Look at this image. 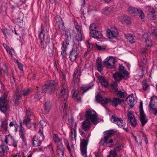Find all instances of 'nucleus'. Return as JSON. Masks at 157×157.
<instances>
[{"label":"nucleus","mask_w":157,"mask_h":157,"mask_svg":"<svg viewBox=\"0 0 157 157\" xmlns=\"http://www.w3.org/2000/svg\"><path fill=\"white\" fill-rule=\"evenodd\" d=\"M39 133L40 136H41V137L42 140H44V136L43 134L42 130H41V128L39 130Z\"/></svg>","instance_id":"680f3d73"},{"label":"nucleus","mask_w":157,"mask_h":157,"mask_svg":"<svg viewBox=\"0 0 157 157\" xmlns=\"http://www.w3.org/2000/svg\"><path fill=\"white\" fill-rule=\"evenodd\" d=\"M143 89L144 90H148L149 89V85L145 82H143Z\"/></svg>","instance_id":"09e8293b"},{"label":"nucleus","mask_w":157,"mask_h":157,"mask_svg":"<svg viewBox=\"0 0 157 157\" xmlns=\"http://www.w3.org/2000/svg\"><path fill=\"white\" fill-rule=\"evenodd\" d=\"M96 99L97 101L101 104L102 105L108 102H112L113 105L115 107L121 104L122 100L119 98H114L113 100L112 101L110 99H107L106 97H102L99 94L96 97Z\"/></svg>","instance_id":"f257e3e1"},{"label":"nucleus","mask_w":157,"mask_h":157,"mask_svg":"<svg viewBox=\"0 0 157 157\" xmlns=\"http://www.w3.org/2000/svg\"><path fill=\"white\" fill-rule=\"evenodd\" d=\"M70 136L71 137L72 140H76V131L74 129L71 128V129Z\"/></svg>","instance_id":"f704fd0d"},{"label":"nucleus","mask_w":157,"mask_h":157,"mask_svg":"<svg viewBox=\"0 0 157 157\" xmlns=\"http://www.w3.org/2000/svg\"><path fill=\"white\" fill-rule=\"evenodd\" d=\"M57 96L59 98H60L62 100L66 101L68 97V91L67 86L66 83H63L58 88Z\"/></svg>","instance_id":"f03ea898"},{"label":"nucleus","mask_w":157,"mask_h":157,"mask_svg":"<svg viewBox=\"0 0 157 157\" xmlns=\"http://www.w3.org/2000/svg\"><path fill=\"white\" fill-rule=\"evenodd\" d=\"M19 135L21 138L24 141L25 140V139L26 133L25 132V130L22 126V123L21 121H20Z\"/></svg>","instance_id":"2eb2a0df"},{"label":"nucleus","mask_w":157,"mask_h":157,"mask_svg":"<svg viewBox=\"0 0 157 157\" xmlns=\"http://www.w3.org/2000/svg\"><path fill=\"white\" fill-rule=\"evenodd\" d=\"M128 11L130 13L135 15H139L138 14H139V17L141 19L144 18V14L140 8L136 9L132 7H129L128 8Z\"/></svg>","instance_id":"423d86ee"},{"label":"nucleus","mask_w":157,"mask_h":157,"mask_svg":"<svg viewBox=\"0 0 157 157\" xmlns=\"http://www.w3.org/2000/svg\"><path fill=\"white\" fill-rule=\"evenodd\" d=\"M43 30H42L39 35V37L40 39H44V34L43 33Z\"/></svg>","instance_id":"13d9d810"},{"label":"nucleus","mask_w":157,"mask_h":157,"mask_svg":"<svg viewBox=\"0 0 157 157\" xmlns=\"http://www.w3.org/2000/svg\"><path fill=\"white\" fill-rule=\"evenodd\" d=\"M47 42L45 40H41L40 41V43L41 44H43L44 43L45 44L44 45V47L45 48L47 44Z\"/></svg>","instance_id":"0e129e2a"},{"label":"nucleus","mask_w":157,"mask_h":157,"mask_svg":"<svg viewBox=\"0 0 157 157\" xmlns=\"http://www.w3.org/2000/svg\"><path fill=\"white\" fill-rule=\"evenodd\" d=\"M117 155V152L113 150H111L110 151L109 154L107 156V157H116Z\"/></svg>","instance_id":"37998d69"},{"label":"nucleus","mask_w":157,"mask_h":157,"mask_svg":"<svg viewBox=\"0 0 157 157\" xmlns=\"http://www.w3.org/2000/svg\"><path fill=\"white\" fill-rule=\"evenodd\" d=\"M51 107V104L50 101L49 100L45 102L44 105V110L45 114L48 113Z\"/></svg>","instance_id":"cd10ccee"},{"label":"nucleus","mask_w":157,"mask_h":157,"mask_svg":"<svg viewBox=\"0 0 157 157\" xmlns=\"http://www.w3.org/2000/svg\"><path fill=\"white\" fill-rule=\"evenodd\" d=\"M7 51L10 55H13L14 54V50L12 48H9Z\"/></svg>","instance_id":"5fc2aeb1"},{"label":"nucleus","mask_w":157,"mask_h":157,"mask_svg":"<svg viewBox=\"0 0 157 157\" xmlns=\"http://www.w3.org/2000/svg\"><path fill=\"white\" fill-rule=\"evenodd\" d=\"M111 10V8H110L106 7L102 10V12L105 14L108 15L110 13Z\"/></svg>","instance_id":"c03bdc74"},{"label":"nucleus","mask_w":157,"mask_h":157,"mask_svg":"<svg viewBox=\"0 0 157 157\" xmlns=\"http://www.w3.org/2000/svg\"><path fill=\"white\" fill-rule=\"evenodd\" d=\"M121 149V146H118L116 148L114 149V150H113L115 151V152L117 153V152L120 151Z\"/></svg>","instance_id":"774afa93"},{"label":"nucleus","mask_w":157,"mask_h":157,"mask_svg":"<svg viewBox=\"0 0 157 157\" xmlns=\"http://www.w3.org/2000/svg\"><path fill=\"white\" fill-rule=\"evenodd\" d=\"M125 38L127 39H133L134 38H133L132 36L129 34H126L125 35Z\"/></svg>","instance_id":"bf43d9fd"},{"label":"nucleus","mask_w":157,"mask_h":157,"mask_svg":"<svg viewBox=\"0 0 157 157\" xmlns=\"http://www.w3.org/2000/svg\"><path fill=\"white\" fill-rule=\"evenodd\" d=\"M111 120L113 123L117 124L119 127L122 128L127 131V128L125 127L126 124L125 121L122 119L118 118L115 115H113L111 117Z\"/></svg>","instance_id":"39448f33"},{"label":"nucleus","mask_w":157,"mask_h":157,"mask_svg":"<svg viewBox=\"0 0 157 157\" xmlns=\"http://www.w3.org/2000/svg\"><path fill=\"white\" fill-rule=\"evenodd\" d=\"M79 52V48L76 45H74L70 54V59L71 61L73 62L76 59Z\"/></svg>","instance_id":"0eeeda50"},{"label":"nucleus","mask_w":157,"mask_h":157,"mask_svg":"<svg viewBox=\"0 0 157 157\" xmlns=\"http://www.w3.org/2000/svg\"><path fill=\"white\" fill-rule=\"evenodd\" d=\"M119 71L121 72V73L123 74L124 76L127 77L129 75V73L127 71H126L124 69V67L121 65H120L118 69Z\"/></svg>","instance_id":"2f4dec72"},{"label":"nucleus","mask_w":157,"mask_h":157,"mask_svg":"<svg viewBox=\"0 0 157 157\" xmlns=\"http://www.w3.org/2000/svg\"><path fill=\"white\" fill-rule=\"evenodd\" d=\"M79 132L80 135L83 137H86V135L85 134L84 132L81 129H79Z\"/></svg>","instance_id":"4d7b16f0"},{"label":"nucleus","mask_w":157,"mask_h":157,"mask_svg":"<svg viewBox=\"0 0 157 157\" xmlns=\"http://www.w3.org/2000/svg\"><path fill=\"white\" fill-rule=\"evenodd\" d=\"M98 82L104 88H106L108 86V82L107 80L103 76L97 77Z\"/></svg>","instance_id":"4be33fe9"},{"label":"nucleus","mask_w":157,"mask_h":157,"mask_svg":"<svg viewBox=\"0 0 157 157\" xmlns=\"http://www.w3.org/2000/svg\"><path fill=\"white\" fill-rule=\"evenodd\" d=\"M66 145L67 149L69 151V153L71 154V152L74 150V147L73 145L71 144L70 145L67 140L66 141Z\"/></svg>","instance_id":"473e14b6"},{"label":"nucleus","mask_w":157,"mask_h":157,"mask_svg":"<svg viewBox=\"0 0 157 157\" xmlns=\"http://www.w3.org/2000/svg\"><path fill=\"white\" fill-rule=\"evenodd\" d=\"M85 117L86 120H90L94 124H96L99 122L97 114L94 110L87 109L85 114Z\"/></svg>","instance_id":"20e7f679"},{"label":"nucleus","mask_w":157,"mask_h":157,"mask_svg":"<svg viewBox=\"0 0 157 157\" xmlns=\"http://www.w3.org/2000/svg\"><path fill=\"white\" fill-rule=\"evenodd\" d=\"M65 101L64 100L63 101L62 100V101L60 104L59 109L61 112H63L65 114H67L68 109L66 104Z\"/></svg>","instance_id":"f3484780"},{"label":"nucleus","mask_w":157,"mask_h":157,"mask_svg":"<svg viewBox=\"0 0 157 157\" xmlns=\"http://www.w3.org/2000/svg\"><path fill=\"white\" fill-rule=\"evenodd\" d=\"M31 92L29 88H27L22 91L23 95L24 96L28 95Z\"/></svg>","instance_id":"a18cd8bd"},{"label":"nucleus","mask_w":157,"mask_h":157,"mask_svg":"<svg viewBox=\"0 0 157 157\" xmlns=\"http://www.w3.org/2000/svg\"><path fill=\"white\" fill-rule=\"evenodd\" d=\"M82 128L85 131H87L90 129L91 123L88 120L83 121L82 124Z\"/></svg>","instance_id":"5701e85b"},{"label":"nucleus","mask_w":157,"mask_h":157,"mask_svg":"<svg viewBox=\"0 0 157 157\" xmlns=\"http://www.w3.org/2000/svg\"><path fill=\"white\" fill-rule=\"evenodd\" d=\"M90 36L95 39H103V35L100 32L97 30L90 31Z\"/></svg>","instance_id":"dca6fc26"},{"label":"nucleus","mask_w":157,"mask_h":157,"mask_svg":"<svg viewBox=\"0 0 157 157\" xmlns=\"http://www.w3.org/2000/svg\"><path fill=\"white\" fill-rule=\"evenodd\" d=\"M33 145L34 147L39 146L41 144L42 140L40 139V137L39 136H35L33 140Z\"/></svg>","instance_id":"412c9836"},{"label":"nucleus","mask_w":157,"mask_h":157,"mask_svg":"<svg viewBox=\"0 0 157 157\" xmlns=\"http://www.w3.org/2000/svg\"><path fill=\"white\" fill-rule=\"evenodd\" d=\"M117 96L121 98H123L126 96V94L125 91H121L118 90L115 93Z\"/></svg>","instance_id":"ea45409f"},{"label":"nucleus","mask_w":157,"mask_h":157,"mask_svg":"<svg viewBox=\"0 0 157 157\" xmlns=\"http://www.w3.org/2000/svg\"><path fill=\"white\" fill-rule=\"evenodd\" d=\"M16 98L17 101L19 102V101L21 98V96L19 94H17L16 96Z\"/></svg>","instance_id":"338daca9"},{"label":"nucleus","mask_w":157,"mask_h":157,"mask_svg":"<svg viewBox=\"0 0 157 157\" xmlns=\"http://www.w3.org/2000/svg\"><path fill=\"white\" fill-rule=\"evenodd\" d=\"M56 20L59 29H63L64 26V23L61 17L57 16L56 17Z\"/></svg>","instance_id":"c85d7f7f"},{"label":"nucleus","mask_w":157,"mask_h":157,"mask_svg":"<svg viewBox=\"0 0 157 157\" xmlns=\"http://www.w3.org/2000/svg\"><path fill=\"white\" fill-rule=\"evenodd\" d=\"M11 141H13L12 144L13 146L14 147H16L17 146V141L16 140H15L13 138H12V140H11Z\"/></svg>","instance_id":"e2e57ef3"},{"label":"nucleus","mask_w":157,"mask_h":157,"mask_svg":"<svg viewBox=\"0 0 157 157\" xmlns=\"http://www.w3.org/2000/svg\"><path fill=\"white\" fill-rule=\"evenodd\" d=\"M8 101L6 98L1 97L0 98V110L2 112H5L7 108Z\"/></svg>","instance_id":"6e6552de"},{"label":"nucleus","mask_w":157,"mask_h":157,"mask_svg":"<svg viewBox=\"0 0 157 157\" xmlns=\"http://www.w3.org/2000/svg\"><path fill=\"white\" fill-rule=\"evenodd\" d=\"M126 101L130 105V107L132 108L134 105V101L133 94H132L128 96L126 98Z\"/></svg>","instance_id":"a878e982"},{"label":"nucleus","mask_w":157,"mask_h":157,"mask_svg":"<svg viewBox=\"0 0 157 157\" xmlns=\"http://www.w3.org/2000/svg\"><path fill=\"white\" fill-rule=\"evenodd\" d=\"M31 115L30 112L29 111L27 110L26 115L24 117L22 123L23 124H25L27 127L29 128L31 127V123L30 116Z\"/></svg>","instance_id":"1a4fd4ad"},{"label":"nucleus","mask_w":157,"mask_h":157,"mask_svg":"<svg viewBox=\"0 0 157 157\" xmlns=\"http://www.w3.org/2000/svg\"><path fill=\"white\" fill-rule=\"evenodd\" d=\"M151 40H145V42L147 46L149 47L151 46Z\"/></svg>","instance_id":"052dcab7"},{"label":"nucleus","mask_w":157,"mask_h":157,"mask_svg":"<svg viewBox=\"0 0 157 157\" xmlns=\"http://www.w3.org/2000/svg\"><path fill=\"white\" fill-rule=\"evenodd\" d=\"M115 132L113 130H110L107 132L106 135L105 136L104 138L101 139L100 142V144H104L107 143V140H108L109 138L112 134H114Z\"/></svg>","instance_id":"a211bd4d"},{"label":"nucleus","mask_w":157,"mask_h":157,"mask_svg":"<svg viewBox=\"0 0 157 157\" xmlns=\"http://www.w3.org/2000/svg\"><path fill=\"white\" fill-rule=\"evenodd\" d=\"M64 149L63 144L62 143L58 144L56 147V150Z\"/></svg>","instance_id":"864d4df0"},{"label":"nucleus","mask_w":157,"mask_h":157,"mask_svg":"<svg viewBox=\"0 0 157 157\" xmlns=\"http://www.w3.org/2000/svg\"><path fill=\"white\" fill-rule=\"evenodd\" d=\"M69 46V40H66L63 41L62 44V53L66 52L68 50Z\"/></svg>","instance_id":"b1692460"},{"label":"nucleus","mask_w":157,"mask_h":157,"mask_svg":"<svg viewBox=\"0 0 157 157\" xmlns=\"http://www.w3.org/2000/svg\"><path fill=\"white\" fill-rule=\"evenodd\" d=\"M79 73L80 72L78 71L76 69L74 73L73 81L75 83H78L79 81V77L80 76Z\"/></svg>","instance_id":"c756f323"},{"label":"nucleus","mask_w":157,"mask_h":157,"mask_svg":"<svg viewBox=\"0 0 157 157\" xmlns=\"http://www.w3.org/2000/svg\"><path fill=\"white\" fill-rule=\"evenodd\" d=\"M73 96L78 101H81V98L80 97H78V92H77L75 90L73 89L72 90Z\"/></svg>","instance_id":"a19ab883"},{"label":"nucleus","mask_w":157,"mask_h":157,"mask_svg":"<svg viewBox=\"0 0 157 157\" xmlns=\"http://www.w3.org/2000/svg\"><path fill=\"white\" fill-rule=\"evenodd\" d=\"M1 127L2 130H7V122L6 121H5L2 122Z\"/></svg>","instance_id":"79ce46f5"},{"label":"nucleus","mask_w":157,"mask_h":157,"mask_svg":"<svg viewBox=\"0 0 157 157\" xmlns=\"http://www.w3.org/2000/svg\"><path fill=\"white\" fill-rule=\"evenodd\" d=\"M121 19L122 22H124L128 20L129 18L127 16H121Z\"/></svg>","instance_id":"3c124183"},{"label":"nucleus","mask_w":157,"mask_h":157,"mask_svg":"<svg viewBox=\"0 0 157 157\" xmlns=\"http://www.w3.org/2000/svg\"><path fill=\"white\" fill-rule=\"evenodd\" d=\"M43 93L39 90H37L34 94L32 97V98L34 101H36L40 99L42 96Z\"/></svg>","instance_id":"aec40b11"},{"label":"nucleus","mask_w":157,"mask_h":157,"mask_svg":"<svg viewBox=\"0 0 157 157\" xmlns=\"http://www.w3.org/2000/svg\"><path fill=\"white\" fill-rule=\"evenodd\" d=\"M96 45L97 48L99 50H104L106 48V46L105 45L102 46L99 45L97 43H96Z\"/></svg>","instance_id":"de8ad7c7"},{"label":"nucleus","mask_w":157,"mask_h":157,"mask_svg":"<svg viewBox=\"0 0 157 157\" xmlns=\"http://www.w3.org/2000/svg\"><path fill=\"white\" fill-rule=\"evenodd\" d=\"M55 82L53 80L47 81L43 87V90L45 93H51L55 90L56 88Z\"/></svg>","instance_id":"7ed1b4c3"},{"label":"nucleus","mask_w":157,"mask_h":157,"mask_svg":"<svg viewBox=\"0 0 157 157\" xmlns=\"http://www.w3.org/2000/svg\"><path fill=\"white\" fill-rule=\"evenodd\" d=\"M53 140L54 142L57 144H59L61 143V141L62 139L59 137L58 135L57 134H53Z\"/></svg>","instance_id":"c9c22d12"},{"label":"nucleus","mask_w":157,"mask_h":157,"mask_svg":"<svg viewBox=\"0 0 157 157\" xmlns=\"http://www.w3.org/2000/svg\"><path fill=\"white\" fill-rule=\"evenodd\" d=\"M96 28V26L95 24L92 23L90 25V31H95V29Z\"/></svg>","instance_id":"8fccbe9b"},{"label":"nucleus","mask_w":157,"mask_h":157,"mask_svg":"<svg viewBox=\"0 0 157 157\" xmlns=\"http://www.w3.org/2000/svg\"><path fill=\"white\" fill-rule=\"evenodd\" d=\"M64 149L56 150L57 154L59 157H63L64 154Z\"/></svg>","instance_id":"49530a36"},{"label":"nucleus","mask_w":157,"mask_h":157,"mask_svg":"<svg viewBox=\"0 0 157 157\" xmlns=\"http://www.w3.org/2000/svg\"><path fill=\"white\" fill-rule=\"evenodd\" d=\"M65 34L63 35V38L65 39H71V33L69 30L67 29L65 31Z\"/></svg>","instance_id":"4c0bfd02"},{"label":"nucleus","mask_w":157,"mask_h":157,"mask_svg":"<svg viewBox=\"0 0 157 157\" xmlns=\"http://www.w3.org/2000/svg\"><path fill=\"white\" fill-rule=\"evenodd\" d=\"M77 30V33L75 36L76 39H82L84 38V36L82 33L81 30V27L79 25L75 27Z\"/></svg>","instance_id":"6ab92c4d"},{"label":"nucleus","mask_w":157,"mask_h":157,"mask_svg":"<svg viewBox=\"0 0 157 157\" xmlns=\"http://www.w3.org/2000/svg\"><path fill=\"white\" fill-rule=\"evenodd\" d=\"M148 9L149 12L152 14H153L154 13V10L153 8L149 7Z\"/></svg>","instance_id":"69168bd1"},{"label":"nucleus","mask_w":157,"mask_h":157,"mask_svg":"<svg viewBox=\"0 0 157 157\" xmlns=\"http://www.w3.org/2000/svg\"><path fill=\"white\" fill-rule=\"evenodd\" d=\"M149 107L150 109L154 110H157V97L153 96L151 98Z\"/></svg>","instance_id":"ddd939ff"},{"label":"nucleus","mask_w":157,"mask_h":157,"mask_svg":"<svg viewBox=\"0 0 157 157\" xmlns=\"http://www.w3.org/2000/svg\"><path fill=\"white\" fill-rule=\"evenodd\" d=\"M115 60L112 56H109L106 58L104 61L106 66L109 68H113L114 65Z\"/></svg>","instance_id":"f8f14e48"},{"label":"nucleus","mask_w":157,"mask_h":157,"mask_svg":"<svg viewBox=\"0 0 157 157\" xmlns=\"http://www.w3.org/2000/svg\"><path fill=\"white\" fill-rule=\"evenodd\" d=\"M40 124L42 126V129L43 127L46 126V122L44 120H41L40 121Z\"/></svg>","instance_id":"6e6d98bb"},{"label":"nucleus","mask_w":157,"mask_h":157,"mask_svg":"<svg viewBox=\"0 0 157 157\" xmlns=\"http://www.w3.org/2000/svg\"><path fill=\"white\" fill-rule=\"evenodd\" d=\"M88 141L83 139L81 143L80 149L81 151L82 155L83 157H87L86 155V146L88 144Z\"/></svg>","instance_id":"9b49d317"},{"label":"nucleus","mask_w":157,"mask_h":157,"mask_svg":"<svg viewBox=\"0 0 157 157\" xmlns=\"http://www.w3.org/2000/svg\"><path fill=\"white\" fill-rule=\"evenodd\" d=\"M2 32L3 33V34L5 35L6 36L7 35H9V30H7L5 29H2Z\"/></svg>","instance_id":"603ef678"},{"label":"nucleus","mask_w":157,"mask_h":157,"mask_svg":"<svg viewBox=\"0 0 157 157\" xmlns=\"http://www.w3.org/2000/svg\"><path fill=\"white\" fill-rule=\"evenodd\" d=\"M128 119L131 125L135 127L137 124L136 120L133 115V113L131 111H127Z\"/></svg>","instance_id":"9d476101"},{"label":"nucleus","mask_w":157,"mask_h":157,"mask_svg":"<svg viewBox=\"0 0 157 157\" xmlns=\"http://www.w3.org/2000/svg\"><path fill=\"white\" fill-rule=\"evenodd\" d=\"M111 86L112 88L113 91L115 93L118 90V85L117 83L115 82H113L111 83Z\"/></svg>","instance_id":"58836bf2"},{"label":"nucleus","mask_w":157,"mask_h":157,"mask_svg":"<svg viewBox=\"0 0 157 157\" xmlns=\"http://www.w3.org/2000/svg\"><path fill=\"white\" fill-rule=\"evenodd\" d=\"M9 148L5 144H2L0 146V156H2L4 151H8Z\"/></svg>","instance_id":"7c9ffc66"},{"label":"nucleus","mask_w":157,"mask_h":157,"mask_svg":"<svg viewBox=\"0 0 157 157\" xmlns=\"http://www.w3.org/2000/svg\"><path fill=\"white\" fill-rule=\"evenodd\" d=\"M96 66L99 71L101 72L103 68V65L101 60L98 59L96 60Z\"/></svg>","instance_id":"72a5a7b5"},{"label":"nucleus","mask_w":157,"mask_h":157,"mask_svg":"<svg viewBox=\"0 0 157 157\" xmlns=\"http://www.w3.org/2000/svg\"><path fill=\"white\" fill-rule=\"evenodd\" d=\"M118 32L117 29L115 31H111L109 29L107 30L106 36L109 39L115 38L118 35Z\"/></svg>","instance_id":"4468645a"},{"label":"nucleus","mask_w":157,"mask_h":157,"mask_svg":"<svg viewBox=\"0 0 157 157\" xmlns=\"http://www.w3.org/2000/svg\"><path fill=\"white\" fill-rule=\"evenodd\" d=\"M13 137L10 135H9L5 136V140L2 141V144H5V143L7 144L9 141H11Z\"/></svg>","instance_id":"e433bc0d"},{"label":"nucleus","mask_w":157,"mask_h":157,"mask_svg":"<svg viewBox=\"0 0 157 157\" xmlns=\"http://www.w3.org/2000/svg\"><path fill=\"white\" fill-rule=\"evenodd\" d=\"M140 120L142 126H144L147 122V119L144 111H141L140 113Z\"/></svg>","instance_id":"393cba45"},{"label":"nucleus","mask_w":157,"mask_h":157,"mask_svg":"<svg viewBox=\"0 0 157 157\" xmlns=\"http://www.w3.org/2000/svg\"><path fill=\"white\" fill-rule=\"evenodd\" d=\"M125 77L123 74L119 72H116L113 74V77L117 82H119Z\"/></svg>","instance_id":"bb28decb"}]
</instances>
